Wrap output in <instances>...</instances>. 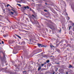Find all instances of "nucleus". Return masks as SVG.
<instances>
[{
	"label": "nucleus",
	"mask_w": 74,
	"mask_h": 74,
	"mask_svg": "<svg viewBox=\"0 0 74 74\" xmlns=\"http://www.w3.org/2000/svg\"><path fill=\"white\" fill-rule=\"evenodd\" d=\"M35 23H38V21H35Z\"/></svg>",
	"instance_id": "16"
},
{
	"label": "nucleus",
	"mask_w": 74,
	"mask_h": 74,
	"mask_svg": "<svg viewBox=\"0 0 74 74\" xmlns=\"http://www.w3.org/2000/svg\"><path fill=\"white\" fill-rule=\"evenodd\" d=\"M71 67H72V68H74V67H73V66L72 65H70L69 67V68H71Z\"/></svg>",
	"instance_id": "4"
},
{
	"label": "nucleus",
	"mask_w": 74,
	"mask_h": 74,
	"mask_svg": "<svg viewBox=\"0 0 74 74\" xmlns=\"http://www.w3.org/2000/svg\"><path fill=\"white\" fill-rule=\"evenodd\" d=\"M32 23H33V22H32Z\"/></svg>",
	"instance_id": "33"
},
{
	"label": "nucleus",
	"mask_w": 74,
	"mask_h": 74,
	"mask_svg": "<svg viewBox=\"0 0 74 74\" xmlns=\"http://www.w3.org/2000/svg\"><path fill=\"white\" fill-rule=\"evenodd\" d=\"M24 8H25V9H26L27 8V9H29V8L27 6H25V7H24Z\"/></svg>",
	"instance_id": "2"
},
{
	"label": "nucleus",
	"mask_w": 74,
	"mask_h": 74,
	"mask_svg": "<svg viewBox=\"0 0 74 74\" xmlns=\"http://www.w3.org/2000/svg\"><path fill=\"white\" fill-rule=\"evenodd\" d=\"M30 21H31V22H32V21L31 20Z\"/></svg>",
	"instance_id": "32"
},
{
	"label": "nucleus",
	"mask_w": 74,
	"mask_h": 74,
	"mask_svg": "<svg viewBox=\"0 0 74 74\" xmlns=\"http://www.w3.org/2000/svg\"><path fill=\"white\" fill-rule=\"evenodd\" d=\"M44 11H45V12H47V10H44Z\"/></svg>",
	"instance_id": "21"
},
{
	"label": "nucleus",
	"mask_w": 74,
	"mask_h": 74,
	"mask_svg": "<svg viewBox=\"0 0 74 74\" xmlns=\"http://www.w3.org/2000/svg\"><path fill=\"white\" fill-rule=\"evenodd\" d=\"M10 7L12 8V9H14V8H13L11 6H10Z\"/></svg>",
	"instance_id": "20"
},
{
	"label": "nucleus",
	"mask_w": 74,
	"mask_h": 74,
	"mask_svg": "<svg viewBox=\"0 0 74 74\" xmlns=\"http://www.w3.org/2000/svg\"><path fill=\"white\" fill-rule=\"evenodd\" d=\"M45 4H47V3H45Z\"/></svg>",
	"instance_id": "28"
},
{
	"label": "nucleus",
	"mask_w": 74,
	"mask_h": 74,
	"mask_svg": "<svg viewBox=\"0 0 74 74\" xmlns=\"http://www.w3.org/2000/svg\"><path fill=\"white\" fill-rule=\"evenodd\" d=\"M2 44H4V42L3 41H2Z\"/></svg>",
	"instance_id": "22"
},
{
	"label": "nucleus",
	"mask_w": 74,
	"mask_h": 74,
	"mask_svg": "<svg viewBox=\"0 0 74 74\" xmlns=\"http://www.w3.org/2000/svg\"><path fill=\"white\" fill-rule=\"evenodd\" d=\"M3 11H5V10H3Z\"/></svg>",
	"instance_id": "29"
},
{
	"label": "nucleus",
	"mask_w": 74,
	"mask_h": 74,
	"mask_svg": "<svg viewBox=\"0 0 74 74\" xmlns=\"http://www.w3.org/2000/svg\"><path fill=\"white\" fill-rule=\"evenodd\" d=\"M1 44V43L0 42V44Z\"/></svg>",
	"instance_id": "27"
},
{
	"label": "nucleus",
	"mask_w": 74,
	"mask_h": 74,
	"mask_svg": "<svg viewBox=\"0 0 74 74\" xmlns=\"http://www.w3.org/2000/svg\"><path fill=\"white\" fill-rule=\"evenodd\" d=\"M11 10H12V11H14V12H15V10H13V9H12Z\"/></svg>",
	"instance_id": "19"
},
{
	"label": "nucleus",
	"mask_w": 74,
	"mask_h": 74,
	"mask_svg": "<svg viewBox=\"0 0 74 74\" xmlns=\"http://www.w3.org/2000/svg\"><path fill=\"white\" fill-rule=\"evenodd\" d=\"M17 5H18V6H21V4H17Z\"/></svg>",
	"instance_id": "17"
},
{
	"label": "nucleus",
	"mask_w": 74,
	"mask_h": 74,
	"mask_svg": "<svg viewBox=\"0 0 74 74\" xmlns=\"http://www.w3.org/2000/svg\"><path fill=\"white\" fill-rule=\"evenodd\" d=\"M16 35V36L18 37V38H20V39H21V37L19 36H18V35Z\"/></svg>",
	"instance_id": "6"
},
{
	"label": "nucleus",
	"mask_w": 74,
	"mask_h": 74,
	"mask_svg": "<svg viewBox=\"0 0 74 74\" xmlns=\"http://www.w3.org/2000/svg\"><path fill=\"white\" fill-rule=\"evenodd\" d=\"M3 36L4 37H6L7 36V35H3Z\"/></svg>",
	"instance_id": "15"
},
{
	"label": "nucleus",
	"mask_w": 74,
	"mask_h": 74,
	"mask_svg": "<svg viewBox=\"0 0 74 74\" xmlns=\"http://www.w3.org/2000/svg\"><path fill=\"white\" fill-rule=\"evenodd\" d=\"M55 74V73H53L52 74Z\"/></svg>",
	"instance_id": "26"
},
{
	"label": "nucleus",
	"mask_w": 74,
	"mask_h": 74,
	"mask_svg": "<svg viewBox=\"0 0 74 74\" xmlns=\"http://www.w3.org/2000/svg\"><path fill=\"white\" fill-rule=\"evenodd\" d=\"M38 46H39V47H44V45H42L38 44Z\"/></svg>",
	"instance_id": "1"
},
{
	"label": "nucleus",
	"mask_w": 74,
	"mask_h": 74,
	"mask_svg": "<svg viewBox=\"0 0 74 74\" xmlns=\"http://www.w3.org/2000/svg\"><path fill=\"white\" fill-rule=\"evenodd\" d=\"M25 72V71H23V73H24V72Z\"/></svg>",
	"instance_id": "24"
},
{
	"label": "nucleus",
	"mask_w": 74,
	"mask_h": 74,
	"mask_svg": "<svg viewBox=\"0 0 74 74\" xmlns=\"http://www.w3.org/2000/svg\"><path fill=\"white\" fill-rule=\"evenodd\" d=\"M45 64H41V66L42 67L43 66H44V65Z\"/></svg>",
	"instance_id": "10"
},
{
	"label": "nucleus",
	"mask_w": 74,
	"mask_h": 74,
	"mask_svg": "<svg viewBox=\"0 0 74 74\" xmlns=\"http://www.w3.org/2000/svg\"><path fill=\"white\" fill-rule=\"evenodd\" d=\"M10 13H11V14H12V15H13V14H14V12H10Z\"/></svg>",
	"instance_id": "13"
},
{
	"label": "nucleus",
	"mask_w": 74,
	"mask_h": 74,
	"mask_svg": "<svg viewBox=\"0 0 74 74\" xmlns=\"http://www.w3.org/2000/svg\"><path fill=\"white\" fill-rule=\"evenodd\" d=\"M46 62L47 63H49V60H47V61H46Z\"/></svg>",
	"instance_id": "9"
},
{
	"label": "nucleus",
	"mask_w": 74,
	"mask_h": 74,
	"mask_svg": "<svg viewBox=\"0 0 74 74\" xmlns=\"http://www.w3.org/2000/svg\"><path fill=\"white\" fill-rule=\"evenodd\" d=\"M66 19L67 20H69L70 19V18L69 17H67Z\"/></svg>",
	"instance_id": "7"
},
{
	"label": "nucleus",
	"mask_w": 74,
	"mask_h": 74,
	"mask_svg": "<svg viewBox=\"0 0 74 74\" xmlns=\"http://www.w3.org/2000/svg\"><path fill=\"white\" fill-rule=\"evenodd\" d=\"M16 53H14V54H16Z\"/></svg>",
	"instance_id": "30"
},
{
	"label": "nucleus",
	"mask_w": 74,
	"mask_h": 74,
	"mask_svg": "<svg viewBox=\"0 0 74 74\" xmlns=\"http://www.w3.org/2000/svg\"><path fill=\"white\" fill-rule=\"evenodd\" d=\"M50 47H51V48H52V47H54L53 46H52V45H51Z\"/></svg>",
	"instance_id": "14"
},
{
	"label": "nucleus",
	"mask_w": 74,
	"mask_h": 74,
	"mask_svg": "<svg viewBox=\"0 0 74 74\" xmlns=\"http://www.w3.org/2000/svg\"><path fill=\"white\" fill-rule=\"evenodd\" d=\"M72 27V26H70L69 28V30H70V29L71 27Z\"/></svg>",
	"instance_id": "18"
},
{
	"label": "nucleus",
	"mask_w": 74,
	"mask_h": 74,
	"mask_svg": "<svg viewBox=\"0 0 74 74\" xmlns=\"http://www.w3.org/2000/svg\"><path fill=\"white\" fill-rule=\"evenodd\" d=\"M30 10L31 11H32V12H34V11L33 10H32V9L31 8L30 9Z\"/></svg>",
	"instance_id": "11"
},
{
	"label": "nucleus",
	"mask_w": 74,
	"mask_h": 74,
	"mask_svg": "<svg viewBox=\"0 0 74 74\" xmlns=\"http://www.w3.org/2000/svg\"><path fill=\"white\" fill-rule=\"evenodd\" d=\"M66 14H67V16H68V15L67 14V13H66Z\"/></svg>",
	"instance_id": "25"
},
{
	"label": "nucleus",
	"mask_w": 74,
	"mask_h": 74,
	"mask_svg": "<svg viewBox=\"0 0 74 74\" xmlns=\"http://www.w3.org/2000/svg\"><path fill=\"white\" fill-rule=\"evenodd\" d=\"M32 16L33 18H36V16H34L33 14L32 15Z\"/></svg>",
	"instance_id": "5"
},
{
	"label": "nucleus",
	"mask_w": 74,
	"mask_h": 74,
	"mask_svg": "<svg viewBox=\"0 0 74 74\" xmlns=\"http://www.w3.org/2000/svg\"><path fill=\"white\" fill-rule=\"evenodd\" d=\"M8 10L9 11H10V9H8Z\"/></svg>",
	"instance_id": "23"
},
{
	"label": "nucleus",
	"mask_w": 74,
	"mask_h": 74,
	"mask_svg": "<svg viewBox=\"0 0 74 74\" xmlns=\"http://www.w3.org/2000/svg\"><path fill=\"white\" fill-rule=\"evenodd\" d=\"M69 34H71V35H72V32L70 31L69 32Z\"/></svg>",
	"instance_id": "3"
},
{
	"label": "nucleus",
	"mask_w": 74,
	"mask_h": 74,
	"mask_svg": "<svg viewBox=\"0 0 74 74\" xmlns=\"http://www.w3.org/2000/svg\"><path fill=\"white\" fill-rule=\"evenodd\" d=\"M41 69V66H40L38 68V70L39 71V70H40V69Z\"/></svg>",
	"instance_id": "8"
},
{
	"label": "nucleus",
	"mask_w": 74,
	"mask_h": 74,
	"mask_svg": "<svg viewBox=\"0 0 74 74\" xmlns=\"http://www.w3.org/2000/svg\"><path fill=\"white\" fill-rule=\"evenodd\" d=\"M9 6H10V7L11 6V5H9V4H8L7 5V7H8Z\"/></svg>",
	"instance_id": "12"
},
{
	"label": "nucleus",
	"mask_w": 74,
	"mask_h": 74,
	"mask_svg": "<svg viewBox=\"0 0 74 74\" xmlns=\"http://www.w3.org/2000/svg\"><path fill=\"white\" fill-rule=\"evenodd\" d=\"M21 1H22V0H21Z\"/></svg>",
	"instance_id": "31"
}]
</instances>
